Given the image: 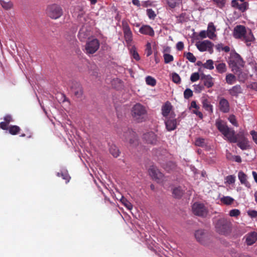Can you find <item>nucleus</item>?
I'll return each instance as SVG.
<instances>
[{
	"instance_id": "f257e3e1",
	"label": "nucleus",
	"mask_w": 257,
	"mask_h": 257,
	"mask_svg": "<svg viewBox=\"0 0 257 257\" xmlns=\"http://www.w3.org/2000/svg\"><path fill=\"white\" fill-rule=\"evenodd\" d=\"M215 125L229 143H236L237 146L242 150H246L250 148L249 141L243 133L240 132L235 135L234 131L229 128L226 122L220 119L216 120Z\"/></svg>"
},
{
	"instance_id": "f03ea898",
	"label": "nucleus",
	"mask_w": 257,
	"mask_h": 257,
	"mask_svg": "<svg viewBox=\"0 0 257 257\" xmlns=\"http://www.w3.org/2000/svg\"><path fill=\"white\" fill-rule=\"evenodd\" d=\"M132 115L135 120L141 122L146 120L147 110L144 106L140 103H137L132 109Z\"/></svg>"
},
{
	"instance_id": "7ed1b4c3",
	"label": "nucleus",
	"mask_w": 257,
	"mask_h": 257,
	"mask_svg": "<svg viewBox=\"0 0 257 257\" xmlns=\"http://www.w3.org/2000/svg\"><path fill=\"white\" fill-rule=\"evenodd\" d=\"M228 64L233 72L238 71V69L243 67L244 62L241 56L236 52L231 53L228 61Z\"/></svg>"
},
{
	"instance_id": "20e7f679",
	"label": "nucleus",
	"mask_w": 257,
	"mask_h": 257,
	"mask_svg": "<svg viewBox=\"0 0 257 257\" xmlns=\"http://www.w3.org/2000/svg\"><path fill=\"white\" fill-rule=\"evenodd\" d=\"M215 227L218 233L226 235L231 231V223L226 219L221 218L215 223Z\"/></svg>"
},
{
	"instance_id": "39448f33",
	"label": "nucleus",
	"mask_w": 257,
	"mask_h": 257,
	"mask_svg": "<svg viewBox=\"0 0 257 257\" xmlns=\"http://www.w3.org/2000/svg\"><path fill=\"white\" fill-rule=\"evenodd\" d=\"M63 10L61 7L56 4H53L47 7L46 9L47 15L52 19L56 20L63 15Z\"/></svg>"
},
{
	"instance_id": "423d86ee",
	"label": "nucleus",
	"mask_w": 257,
	"mask_h": 257,
	"mask_svg": "<svg viewBox=\"0 0 257 257\" xmlns=\"http://www.w3.org/2000/svg\"><path fill=\"white\" fill-rule=\"evenodd\" d=\"M121 27L126 43L127 46H130L132 45L133 34L126 20H123L122 21Z\"/></svg>"
},
{
	"instance_id": "0eeeda50",
	"label": "nucleus",
	"mask_w": 257,
	"mask_h": 257,
	"mask_svg": "<svg viewBox=\"0 0 257 257\" xmlns=\"http://www.w3.org/2000/svg\"><path fill=\"white\" fill-rule=\"evenodd\" d=\"M193 213L200 217H205L207 216L208 210L205 205L202 203L196 202L192 206Z\"/></svg>"
},
{
	"instance_id": "6e6552de",
	"label": "nucleus",
	"mask_w": 257,
	"mask_h": 257,
	"mask_svg": "<svg viewBox=\"0 0 257 257\" xmlns=\"http://www.w3.org/2000/svg\"><path fill=\"white\" fill-rule=\"evenodd\" d=\"M100 43L96 38L88 40L85 46V52L87 54H93L99 49Z\"/></svg>"
},
{
	"instance_id": "1a4fd4ad",
	"label": "nucleus",
	"mask_w": 257,
	"mask_h": 257,
	"mask_svg": "<svg viewBox=\"0 0 257 257\" xmlns=\"http://www.w3.org/2000/svg\"><path fill=\"white\" fill-rule=\"evenodd\" d=\"M166 128L168 131L175 130L177 125V120L174 112H171L169 117H166L165 120Z\"/></svg>"
},
{
	"instance_id": "9d476101",
	"label": "nucleus",
	"mask_w": 257,
	"mask_h": 257,
	"mask_svg": "<svg viewBox=\"0 0 257 257\" xmlns=\"http://www.w3.org/2000/svg\"><path fill=\"white\" fill-rule=\"evenodd\" d=\"M196 46L201 52L208 51L210 54H212L213 52V44L209 40L197 42Z\"/></svg>"
},
{
	"instance_id": "9b49d317",
	"label": "nucleus",
	"mask_w": 257,
	"mask_h": 257,
	"mask_svg": "<svg viewBox=\"0 0 257 257\" xmlns=\"http://www.w3.org/2000/svg\"><path fill=\"white\" fill-rule=\"evenodd\" d=\"M195 236L197 240L202 244L206 245L209 242L208 234L202 229L197 230L195 233Z\"/></svg>"
},
{
	"instance_id": "f8f14e48",
	"label": "nucleus",
	"mask_w": 257,
	"mask_h": 257,
	"mask_svg": "<svg viewBox=\"0 0 257 257\" xmlns=\"http://www.w3.org/2000/svg\"><path fill=\"white\" fill-rule=\"evenodd\" d=\"M70 91L77 98H81L83 94V90L81 84L76 81H72L70 85Z\"/></svg>"
},
{
	"instance_id": "ddd939ff",
	"label": "nucleus",
	"mask_w": 257,
	"mask_h": 257,
	"mask_svg": "<svg viewBox=\"0 0 257 257\" xmlns=\"http://www.w3.org/2000/svg\"><path fill=\"white\" fill-rule=\"evenodd\" d=\"M123 136L124 137L126 141H128L131 145L132 146H136L138 145V140L136 134L132 130H128L127 132L124 133Z\"/></svg>"
},
{
	"instance_id": "4468645a",
	"label": "nucleus",
	"mask_w": 257,
	"mask_h": 257,
	"mask_svg": "<svg viewBox=\"0 0 257 257\" xmlns=\"http://www.w3.org/2000/svg\"><path fill=\"white\" fill-rule=\"evenodd\" d=\"M150 175L158 182H161L164 177V175L156 167L152 166L149 170Z\"/></svg>"
},
{
	"instance_id": "2eb2a0df",
	"label": "nucleus",
	"mask_w": 257,
	"mask_h": 257,
	"mask_svg": "<svg viewBox=\"0 0 257 257\" xmlns=\"http://www.w3.org/2000/svg\"><path fill=\"white\" fill-rule=\"evenodd\" d=\"M246 30L244 26L242 25H237L234 28L233 36L236 39H242L246 34Z\"/></svg>"
},
{
	"instance_id": "dca6fc26",
	"label": "nucleus",
	"mask_w": 257,
	"mask_h": 257,
	"mask_svg": "<svg viewBox=\"0 0 257 257\" xmlns=\"http://www.w3.org/2000/svg\"><path fill=\"white\" fill-rule=\"evenodd\" d=\"M172 109L173 106L171 102L167 101L162 106L161 110L162 115L165 118L169 117L171 112H174Z\"/></svg>"
},
{
	"instance_id": "f3484780",
	"label": "nucleus",
	"mask_w": 257,
	"mask_h": 257,
	"mask_svg": "<svg viewBox=\"0 0 257 257\" xmlns=\"http://www.w3.org/2000/svg\"><path fill=\"white\" fill-rule=\"evenodd\" d=\"M201 80L203 81L204 86L209 88L214 85V79L210 75H205L203 74L201 75Z\"/></svg>"
},
{
	"instance_id": "a211bd4d",
	"label": "nucleus",
	"mask_w": 257,
	"mask_h": 257,
	"mask_svg": "<svg viewBox=\"0 0 257 257\" xmlns=\"http://www.w3.org/2000/svg\"><path fill=\"white\" fill-rule=\"evenodd\" d=\"M144 139L148 143L152 145H156L157 142L156 135L152 132L146 133L143 136Z\"/></svg>"
},
{
	"instance_id": "6ab92c4d",
	"label": "nucleus",
	"mask_w": 257,
	"mask_h": 257,
	"mask_svg": "<svg viewBox=\"0 0 257 257\" xmlns=\"http://www.w3.org/2000/svg\"><path fill=\"white\" fill-rule=\"evenodd\" d=\"M248 6V3H241L238 0H232L231 1V6L235 9L239 10L241 12H245L247 10Z\"/></svg>"
},
{
	"instance_id": "aec40b11",
	"label": "nucleus",
	"mask_w": 257,
	"mask_h": 257,
	"mask_svg": "<svg viewBox=\"0 0 257 257\" xmlns=\"http://www.w3.org/2000/svg\"><path fill=\"white\" fill-rule=\"evenodd\" d=\"M219 108L221 111L223 113H227L229 111V103L227 99L221 98L219 102Z\"/></svg>"
},
{
	"instance_id": "412c9836",
	"label": "nucleus",
	"mask_w": 257,
	"mask_h": 257,
	"mask_svg": "<svg viewBox=\"0 0 257 257\" xmlns=\"http://www.w3.org/2000/svg\"><path fill=\"white\" fill-rule=\"evenodd\" d=\"M139 32L143 35H149L153 37L155 35V32L153 29L149 25H143L139 30Z\"/></svg>"
},
{
	"instance_id": "4be33fe9",
	"label": "nucleus",
	"mask_w": 257,
	"mask_h": 257,
	"mask_svg": "<svg viewBox=\"0 0 257 257\" xmlns=\"http://www.w3.org/2000/svg\"><path fill=\"white\" fill-rule=\"evenodd\" d=\"M238 177L242 185H244L248 188H250V184L247 181V176L244 172L242 171H239L238 173Z\"/></svg>"
},
{
	"instance_id": "5701e85b",
	"label": "nucleus",
	"mask_w": 257,
	"mask_h": 257,
	"mask_svg": "<svg viewBox=\"0 0 257 257\" xmlns=\"http://www.w3.org/2000/svg\"><path fill=\"white\" fill-rule=\"evenodd\" d=\"M257 240V233L251 232L245 236V242L248 245L253 244Z\"/></svg>"
},
{
	"instance_id": "b1692460",
	"label": "nucleus",
	"mask_w": 257,
	"mask_h": 257,
	"mask_svg": "<svg viewBox=\"0 0 257 257\" xmlns=\"http://www.w3.org/2000/svg\"><path fill=\"white\" fill-rule=\"evenodd\" d=\"M4 119L5 121L0 123V128L3 130H8V126H9V123L11 122H13L14 120L12 116L10 114L6 115L4 117Z\"/></svg>"
},
{
	"instance_id": "393cba45",
	"label": "nucleus",
	"mask_w": 257,
	"mask_h": 257,
	"mask_svg": "<svg viewBox=\"0 0 257 257\" xmlns=\"http://www.w3.org/2000/svg\"><path fill=\"white\" fill-rule=\"evenodd\" d=\"M215 31L216 28L213 23L212 22L209 23L208 25L207 30V37L211 39H213L215 37H216V35L215 34Z\"/></svg>"
},
{
	"instance_id": "a878e982",
	"label": "nucleus",
	"mask_w": 257,
	"mask_h": 257,
	"mask_svg": "<svg viewBox=\"0 0 257 257\" xmlns=\"http://www.w3.org/2000/svg\"><path fill=\"white\" fill-rule=\"evenodd\" d=\"M238 71L233 73L237 75L239 81L243 82L247 79L248 74L243 71L241 68L238 69Z\"/></svg>"
},
{
	"instance_id": "bb28decb",
	"label": "nucleus",
	"mask_w": 257,
	"mask_h": 257,
	"mask_svg": "<svg viewBox=\"0 0 257 257\" xmlns=\"http://www.w3.org/2000/svg\"><path fill=\"white\" fill-rule=\"evenodd\" d=\"M242 40L245 41L247 46L250 45V44L248 43L254 41V38L250 30L249 29L248 31H246V34L244 35Z\"/></svg>"
},
{
	"instance_id": "cd10ccee",
	"label": "nucleus",
	"mask_w": 257,
	"mask_h": 257,
	"mask_svg": "<svg viewBox=\"0 0 257 257\" xmlns=\"http://www.w3.org/2000/svg\"><path fill=\"white\" fill-rule=\"evenodd\" d=\"M215 66L216 71L220 74H223L227 71V67L224 63L216 62L215 64Z\"/></svg>"
},
{
	"instance_id": "c85d7f7f",
	"label": "nucleus",
	"mask_w": 257,
	"mask_h": 257,
	"mask_svg": "<svg viewBox=\"0 0 257 257\" xmlns=\"http://www.w3.org/2000/svg\"><path fill=\"white\" fill-rule=\"evenodd\" d=\"M203 107L210 113L213 112V106L210 104V102L207 98H203L202 100Z\"/></svg>"
},
{
	"instance_id": "c756f323",
	"label": "nucleus",
	"mask_w": 257,
	"mask_h": 257,
	"mask_svg": "<svg viewBox=\"0 0 257 257\" xmlns=\"http://www.w3.org/2000/svg\"><path fill=\"white\" fill-rule=\"evenodd\" d=\"M7 130L11 135L14 136L20 134L21 129L18 125H11L8 126Z\"/></svg>"
},
{
	"instance_id": "7c9ffc66",
	"label": "nucleus",
	"mask_w": 257,
	"mask_h": 257,
	"mask_svg": "<svg viewBox=\"0 0 257 257\" xmlns=\"http://www.w3.org/2000/svg\"><path fill=\"white\" fill-rule=\"evenodd\" d=\"M228 91L231 95L237 96L239 93H241V88L239 85H236L233 86Z\"/></svg>"
},
{
	"instance_id": "2f4dec72",
	"label": "nucleus",
	"mask_w": 257,
	"mask_h": 257,
	"mask_svg": "<svg viewBox=\"0 0 257 257\" xmlns=\"http://www.w3.org/2000/svg\"><path fill=\"white\" fill-rule=\"evenodd\" d=\"M172 193L175 198H180L183 195L184 192L180 187H178L174 188Z\"/></svg>"
},
{
	"instance_id": "473e14b6",
	"label": "nucleus",
	"mask_w": 257,
	"mask_h": 257,
	"mask_svg": "<svg viewBox=\"0 0 257 257\" xmlns=\"http://www.w3.org/2000/svg\"><path fill=\"white\" fill-rule=\"evenodd\" d=\"M163 167L165 170L170 172L175 168L176 165L173 162L169 161L164 164Z\"/></svg>"
},
{
	"instance_id": "72a5a7b5",
	"label": "nucleus",
	"mask_w": 257,
	"mask_h": 257,
	"mask_svg": "<svg viewBox=\"0 0 257 257\" xmlns=\"http://www.w3.org/2000/svg\"><path fill=\"white\" fill-rule=\"evenodd\" d=\"M225 80L227 84L231 85L236 81V77L232 74H227L226 75Z\"/></svg>"
},
{
	"instance_id": "f704fd0d",
	"label": "nucleus",
	"mask_w": 257,
	"mask_h": 257,
	"mask_svg": "<svg viewBox=\"0 0 257 257\" xmlns=\"http://www.w3.org/2000/svg\"><path fill=\"white\" fill-rule=\"evenodd\" d=\"M220 201L226 205H231L234 201V199L230 196H223L220 199Z\"/></svg>"
},
{
	"instance_id": "c9c22d12",
	"label": "nucleus",
	"mask_w": 257,
	"mask_h": 257,
	"mask_svg": "<svg viewBox=\"0 0 257 257\" xmlns=\"http://www.w3.org/2000/svg\"><path fill=\"white\" fill-rule=\"evenodd\" d=\"M57 176L59 177H62L65 180L66 183H67L69 182L71 177L69 175L67 171L61 172V173H57Z\"/></svg>"
},
{
	"instance_id": "e433bc0d",
	"label": "nucleus",
	"mask_w": 257,
	"mask_h": 257,
	"mask_svg": "<svg viewBox=\"0 0 257 257\" xmlns=\"http://www.w3.org/2000/svg\"><path fill=\"white\" fill-rule=\"evenodd\" d=\"M195 144L196 146L202 148L207 146L205 140L203 138H198L195 140Z\"/></svg>"
},
{
	"instance_id": "4c0bfd02",
	"label": "nucleus",
	"mask_w": 257,
	"mask_h": 257,
	"mask_svg": "<svg viewBox=\"0 0 257 257\" xmlns=\"http://www.w3.org/2000/svg\"><path fill=\"white\" fill-rule=\"evenodd\" d=\"M0 4L4 9L7 10L11 9L13 6L11 2H5L4 0H0Z\"/></svg>"
},
{
	"instance_id": "58836bf2",
	"label": "nucleus",
	"mask_w": 257,
	"mask_h": 257,
	"mask_svg": "<svg viewBox=\"0 0 257 257\" xmlns=\"http://www.w3.org/2000/svg\"><path fill=\"white\" fill-rule=\"evenodd\" d=\"M121 203L128 210H131L133 208V205L124 197H122L120 200Z\"/></svg>"
},
{
	"instance_id": "ea45409f",
	"label": "nucleus",
	"mask_w": 257,
	"mask_h": 257,
	"mask_svg": "<svg viewBox=\"0 0 257 257\" xmlns=\"http://www.w3.org/2000/svg\"><path fill=\"white\" fill-rule=\"evenodd\" d=\"M109 151L110 154L115 158L117 157L119 155L120 152L115 146H111Z\"/></svg>"
},
{
	"instance_id": "a19ab883",
	"label": "nucleus",
	"mask_w": 257,
	"mask_h": 257,
	"mask_svg": "<svg viewBox=\"0 0 257 257\" xmlns=\"http://www.w3.org/2000/svg\"><path fill=\"white\" fill-rule=\"evenodd\" d=\"M214 62L212 60L209 59L206 61V62L204 63L202 66L204 68L209 69V70H212L214 69V65H213Z\"/></svg>"
},
{
	"instance_id": "79ce46f5",
	"label": "nucleus",
	"mask_w": 257,
	"mask_h": 257,
	"mask_svg": "<svg viewBox=\"0 0 257 257\" xmlns=\"http://www.w3.org/2000/svg\"><path fill=\"white\" fill-rule=\"evenodd\" d=\"M184 56L186 57V59H188L190 62L194 63L196 60V57L191 52H184Z\"/></svg>"
},
{
	"instance_id": "37998d69",
	"label": "nucleus",
	"mask_w": 257,
	"mask_h": 257,
	"mask_svg": "<svg viewBox=\"0 0 257 257\" xmlns=\"http://www.w3.org/2000/svg\"><path fill=\"white\" fill-rule=\"evenodd\" d=\"M146 82L148 85L152 86H154L156 84V79L150 76H148L146 77Z\"/></svg>"
},
{
	"instance_id": "c03bdc74",
	"label": "nucleus",
	"mask_w": 257,
	"mask_h": 257,
	"mask_svg": "<svg viewBox=\"0 0 257 257\" xmlns=\"http://www.w3.org/2000/svg\"><path fill=\"white\" fill-rule=\"evenodd\" d=\"M164 62L166 64L169 63L174 60V57L172 55L169 54H164L163 55Z\"/></svg>"
},
{
	"instance_id": "a18cd8bd",
	"label": "nucleus",
	"mask_w": 257,
	"mask_h": 257,
	"mask_svg": "<svg viewBox=\"0 0 257 257\" xmlns=\"http://www.w3.org/2000/svg\"><path fill=\"white\" fill-rule=\"evenodd\" d=\"M177 22L179 23H183L186 22V17L185 13H182L179 16L176 17Z\"/></svg>"
},
{
	"instance_id": "49530a36",
	"label": "nucleus",
	"mask_w": 257,
	"mask_h": 257,
	"mask_svg": "<svg viewBox=\"0 0 257 257\" xmlns=\"http://www.w3.org/2000/svg\"><path fill=\"white\" fill-rule=\"evenodd\" d=\"M228 119L229 121V122L232 124H233L234 126H238V123L237 122V120H236V117H235V116L234 115H233V114L230 115L228 117Z\"/></svg>"
},
{
	"instance_id": "de8ad7c7",
	"label": "nucleus",
	"mask_w": 257,
	"mask_h": 257,
	"mask_svg": "<svg viewBox=\"0 0 257 257\" xmlns=\"http://www.w3.org/2000/svg\"><path fill=\"white\" fill-rule=\"evenodd\" d=\"M219 8H222L225 6L226 0H212Z\"/></svg>"
},
{
	"instance_id": "09e8293b",
	"label": "nucleus",
	"mask_w": 257,
	"mask_h": 257,
	"mask_svg": "<svg viewBox=\"0 0 257 257\" xmlns=\"http://www.w3.org/2000/svg\"><path fill=\"white\" fill-rule=\"evenodd\" d=\"M193 96V91L190 88H187L184 92V97L185 99H189Z\"/></svg>"
},
{
	"instance_id": "8fccbe9b",
	"label": "nucleus",
	"mask_w": 257,
	"mask_h": 257,
	"mask_svg": "<svg viewBox=\"0 0 257 257\" xmlns=\"http://www.w3.org/2000/svg\"><path fill=\"white\" fill-rule=\"evenodd\" d=\"M194 91L196 93H200L204 89V84H199L197 85H194Z\"/></svg>"
},
{
	"instance_id": "3c124183",
	"label": "nucleus",
	"mask_w": 257,
	"mask_h": 257,
	"mask_svg": "<svg viewBox=\"0 0 257 257\" xmlns=\"http://www.w3.org/2000/svg\"><path fill=\"white\" fill-rule=\"evenodd\" d=\"M147 14L148 17L152 20H154L156 17L155 12L152 9H147Z\"/></svg>"
},
{
	"instance_id": "603ef678",
	"label": "nucleus",
	"mask_w": 257,
	"mask_h": 257,
	"mask_svg": "<svg viewBox=\"0 0 257 257\" xmlns=\"http://www.w3.org/2000/svg\"><path fill=\"white\" fill-rule=\"evenodd\" d=\"M240 214V211L237 209H233L229 211V215L231 217H237Z\"/></svg>"
},
{
	"instance_id": "864d4df0",
	"label": "nucleus",
	"mask_w": 257,
	"mask_h": 257,
	"mask_svg": "<svg viewBox=\"0 0 257 257\" xmlns=\"http://www.w3.org/2000/svg\"><path fill=\"white\" fill-rule=\"evenodd\" d=\"M172 80L174 83L179 84L181 82V78L180 76L176 73H172Z\"/></svg>"
},
{
	"instance_id": "5fc2aeb1",
	"label": "nucleus",
	"mask_w": 257,
	"mask_h": 257,
	"mask_svg": "<svg viewBox=\"0 0 257 257\" xmlns=\"http://www.w3.org/2000/svg\"><path fill=\"white\" fill-rule=\"evenodd\" d=\"M200 78L199 74L198 72H195L191 74L190 77V80L194 82L198 80Z\"/></svg>"
},
{
	"instance_id": "6e6d98bb",
	"label": "nucleus",
	"mask_w": 257,
	"mask_h": 257,
	"mask_svg": "<svg viewBox=\"0 0 257 257\" xmlns=\"http://www.w3.org/2000/svg\"><path fill=\"white\" fill-rule=\"evenodd\" d=\"M226 181L229 184H232L235 182V177L234 175H228L226 177Z\"/></svg>"
},
{
	"instance_id": "4d7b16f0",
	"label": "nucleus",
	"mask_w": 257,
	"mask_h": 257,
	"mask_svg": "<svg viewBox=\"0 0 257 257\" xmlns=\"http://www.w3.org/2000/svg\"><path fill=\"white\" fill-rule=\"evenodd\" d=\"M146 52L147 57L150 56L152 54L151 45L150 43H148L146 45Z\"/></svg>"
},
{
	"instance_id": "13d9d810",
	"label": "nucleus",
	"mask_w": 257,
	"mask_h": 257,
	"mask_svg": "<svg viewBox=\"0 0 257 257\" xmlns=\"http://www.w3.org/2000/svg\"><path fill=\"white\" fill-rule=\"evenodd\" d=\"M177 0H167L168 6L171 8H174L177 5Z\"/></svg>"
},
{
	"instance_id": "bf43d9fd",
	"label": "nucleus",
	"mask_w": 257,
	"mask_h": 257,
	"mask_svg": "<svg viewBox=\"0 0 257 257\" xmlns=\"http://www.w3.org/2000/svg\"><path fill=\"white\" fill-rule=\"evenodd\" d=\"M250 134L252 136L253 141L257 145V132L254 131H251Z\"/></svg>"
},
{
	"instance_id": "052dcab7",
	"label": "nucleus",
	"mask_w": 257,
	"mask_h": 257,
	"mask_svg": "<svg viewBox=\"0 0 257 257\" xmlns=\"http://www.w3.org/2000/svg\"><path fill=\"white\" fill-rule=\"evenodd\" d=\"M231 256L232 257H251L247 254H239L236 252L232 253Z\"/></svg>"
},
{
	"instance_id": "680f3d73",
	"label": "nucleus",
	"mask_w": 257,
	"mask_h": 257,
	"mask_svg": "<svg viewBox=\"0 0 257 257\" xmlns=\"http://www.w3.org/2000/svg\"><path fill=\"white\" fill-rule=\"evenodd\" d=\"M177 49L181 51L184 48V43L182 42H179L176 45Z\"/></svg>"
},
{
	"instance_id": "e2e57ef3",
	"label": "nucleus",
	"mask_w": 257,
	"mask_h": 257,
	"mask_svg": "<svg viewBox=\"0 0 257 257\" xmlns=\"http://www.w3.org/2000/svg\"><path fill=\"white\" fill-rule=\"evenodd\" d=\"M132 52L134 59H135L137 61H139L140 59V57L139 56L138 53L135 50Z\"/></svg>"
},
{
	"instance_id": "0e129e2a",
	"label": "nucleus",
	"mask_w": 257,
	"mask_h": 257,
	"mask_svg": "<svg viewBox=\"0 0 257 257\" xmlns=\"http://www.w3.org/2000/svg\"><path fill=\"white\" fill-rule=\"evenodd\" d=\"M248 214L251 217H257V211L255 210L249 211Z\"/></svg>"
},
{
	"instance_id": "69168bd1",
	"label": "nucleus",
	"mask_w": 257,
	"mask_h": 257,
	"mask_svg": "<svg viewBox=\"0 0 257 257\" xmlns=\"http://www.w3.org/2000/svg\"><path fill=\"white\" fill-rule=\"evenodd\" d=\"M199 35L202 38H205L207 37V32L205 30L201 31Z\"/></svg>"
},
{
	"instance_id": "338daca9",
	"label": "nucleus",
	"mask_w": 257,
	"mask_h": 257,
	"mask_svg": "<svg viewBox=\"0 0 257 257\" xmlns=\"http://www.w3.org/2000/svg\"><path fill=\"white\" fill-rule=\"evenodd\" d=\"M194 113L196 114L200 118L202 119L203 117V114L199 111L198 109L193 110Z\"/></svg>"
},
{
	"instance_id": "774afa93",
	"label": "nucleus",
	"mask_w": 257,
	"mask_h": 257,
	"mask_svg": "<svg viewBox=\"0 0 257 257\" xmlns=\"http://www.w3.org/2000/svg\"><path fill=\"white\" fill-rule=\"evenodd\" d=\"M85 36L86 35L84 33L83 29H80L78 33V37H79V38H81V37L84 38Z\"/></svg>"
}]
</instances>
